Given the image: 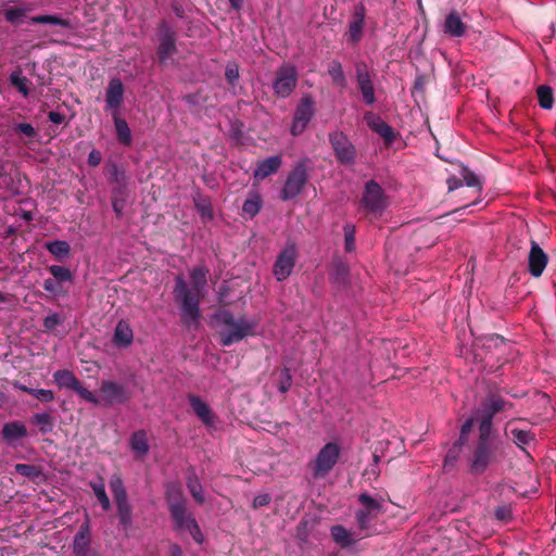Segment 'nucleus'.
<instances>
[{
    "instance_id": "nucleus-1",
    "label": "nucleus",
    "mask_w": 556,
    "mask_h": 556,
    "mask_svg": "<svg viewBox=\"0 0 556 556\" xmlns=\"http://www.w3.org/2000/svg\"><path fill=\"white\" fill-rule=\"evenodd\" d=\"M207 271L203 267H195L191 273V285L189 289L181 277L176 279L174 291L175 300L180 305L181 317L188 325L197 324L200 317L199 300L202 289L206 285Z\"/></svg>"
},
{
    "instance_id": "nucleus-2",
    "label": "nucleus",
    "mask_w": 556,
    "mask_h": 556,
    "mask_svg": "<svg viewBox=\"0 0 556 556\" xmlns=\"http://www.w3.org/2000/svg\"><path fill=\"white\" fill-rule=\"evenodd\" d=\"M503 457V444L495 440V435L479 432L478 439L467 456L468 472L473 477H480Z\"/></svg>"
},
{
    "instance_id": "nucleus-3",
    "label": "nucleus",
    "mask_w": 556,
    "mask_h": 556,
    "mask_svg": "<svg viewBox=\"0 0 556 556\" xmlns=\"http://www.w3.org/2000/svg\"><path fill=\"white\" fill-rule=\"evenodd\" d=\"M166 494L175 528L179 531H187L194 542L202 544L204 542V535L194 517L187 511L181 488L177 484H169Z\"/></svg>"
},
{
    "instance_id": "nucleus-4",
    "label": "nucleus",
    "mask_w": 556,
    "mask_h": 556,
    "mask_svg": "<svg viewBox=\"0 0 556 556\" xmlns=\"http://www.w3.org/2000/svg\"><path fill=\"white\" fill-rule=\"evenodd\" d=\"M514 404L497 393L488 394L481 402L478 417V432L494 434L493 421L498 413L513 408Z\"/></svg>"
},
{
    "instance_id": "nucleus-5",
    "label": "nucleus",
    "mask_w": 556,
    "mask_h": 556,
    "mask_svg": "<svg viewBox=\"0 0 556 556\" xmlns=\"http://www.w3.org/2000/svg\"><path fill=\"white\" fill-rule=\"evenodd\" d=\"M341 454V447L336 442L326 443L307 463V470L313 480L325 479L336 467Z\"/></svg>"
},
{
    "instance_id": "nucleus-6",
    "label": "nucleus",
    "mask_w": 556,
    "mask_h": 556,
    "mask_svg": "<svg viewBox=\"0 0 556 556\" xmlns=\"http://www.w3.org/2000/svg\"><path fill=\"white\" fill-rule=\"evenodd\" d=\"M308 182V172L305 162L298 163L287 175L285 185L280 191L282 201L298 198Z\"/></svg>"
},
{
    "instance_id": "nucleus-7",
    "label": "nucleus",
    "mask_w": 556,
    "mask_h": 556,
    "mask_svg": "<svg viewBox=\"0 0 556 556\" xmlns=\"http://www.w3.org/2000/svg\"><path fill=\"white\" fill-rule=\"evenodd\" d=\"M329 142L338 163L346 167L355 165L357 150L348 135L341 130H334L329 134Z\"/></svg>"
},
{
    "instance_id": "nucleus-8",
    "label": "nucleus",
    "mask_w": 556,
    "mask_h": 556,
    "mask_svg": "<svg viewBox=\"0 0 556 556\" xmlns=\"http://www.w3.org/2000/svg\"><path fill=\"white\" fill-rule=\"evenodd\" d=\"M358 502L363 508L355 513L358 530L361 531V538L368 536V530L370 529L372 520L382 513V505L367 493L358 495Z\"/></svg>"
},
{
    "instance_id": "nucleus-9",
    "label": "nucleus",
    "mask_w": 556,
    "mask_h": 556,
    "mask_svg": "<svg viewBox=\"0 0 556 556\" xmlns=\"http://www.w3.org/2000/svg\"><path fill=\"white\" fill-rule=\"evenodd\" d=\"M365 211L375 216H380L387 207V197L381 186L374 179L365 184L362 200Z\"/></svg>"
},
{
    "instance_id": "nucleus-10",
    "label": "nucleus",
    "mask_w": 556,
    "mask_h": 556,
    "mask_svg": "<svg viewBox=\"0 0 556 556\" xmlns=\"http://www.w3.org/2000/svg\"><path fill=\"white\" fill-rule=\"evenodd\" d=\"M299 80L296 67L290 63H283L276 71L273 89L277 97L288 98L295 89Z\"/></svg>"
},
{
    "instance_id": "nucleus-11",
    "label": "nucleus",
    "mask_w": 556,
    "mask_h": 556,
    "mask_svg": "<svg viewBox=\"0 0 556 556\" xmlns=\"http://www.w3.org/2000/svg\"><path fill=\"white\" fill-rule=\"evenodd\" d=\"M314 116L315 102L311 94H305L300 99L294 110L293 122L290 129L291 134L293 136L302 135Z\"/></svg>"
},
{
    "instance_id": "nucleus-12",
    "label": "nucleus",
    "mask_w": 556,
    "mask_h": 556,
    "mask_svg": "<svg viewBox=\"0 0 556 556\" xmlns=\"http://www.w3.org/2000/svg\"><path fill=\"white\" fill-rule=\"evenodd\" d=\"M355 80L357 88L362 94L363 101L366 105H372L376 102L374 77L372 73L366 62L357 61L354 64Z\"/></svg>"
},
{
    "instance_id": "nucleus-13",
    "label": "nucleus",
    "mask_w": 556,
    "mask_h": 556,
    "mask_svg": "<svg viewBox=\"0 0 556 556\" xmlns=\"http://www.w3.org/2000/svg\"><path fill=\"white\" fill-rule=\"evenodd\" d=\"M298 248L294 242H287L286 247L278 254L274 264L273 273L278 281L287 279L296 262Z\"/></svg>"
},
{
    "instance_id": "nucleus-14",
    "label": "nucleus",
    "mask_w": 556,
    "mask_h": 556,
    "mask_svg": "<svg viewBox=\"0 0 556 556\" xmlns=\"http://www.w3.org/2000/svg\"><path fill=\"white\" fill-rule=\"evenodd\" d=\"M366 8L359 2L354 7L352 18L349 22V28L345 37L349 43L357 45L361 42L365 30Z\"/></svg>"
},
{
    "instance_id": "nucleus-15",
    "label": "nucleus",
    "mask_w": 556,
    "mask_h": 556,
    "mask_svg": "<svg viewBox=\"0 0 556 556\" xmlns=\"http://www.w3.org/2000/svg\"><path fill=\"white\" fill-rule=\"evenodd\" d=\"M548 255L543 251L535 240H531V248L528 255V271L534 278H539L544 273L548 264Z\"/></svg>"
},
{
    "instance_id": "nucleus-16",
    "label": "nucleus",
    "mask_w": 556,
    "mask_h": 556,
    "mask_svg": "<svg viewBox=\"0 0 556 556\" xmlns=\"http://www.w3.org/2000/svg\"><path fill=\"white\" fill-rule=\"evenodd\" d=\"M100 404L113 405L116 403H124L127 400L125 388L114 381H103L100 388Z\"/></svg>"
},
{
    "instance_id": "nucleus-17",
    "label": "nucleus",
    "mask_w": 556,
    "mask_h": 556,
    "mask_svg": "<svg viewBox=\"0 0 556 556\" xmlns=\"http://www.w3.org/2000/svg\"><path fill=\"white\" fill-rule=\"evenodd\" d=\"M364 121L374 132L378 134L383 139L386 146L389 147L394 142L396 132L389 124L382 121L379 115L367 112L364 115Z\"/></svg>"
},
{
    "instance_id": "nucleus-18",
    "label": "nucleus",
    "mask_w": 556,
    "mask_h": 556,
    "mask_svg": "<svg viewBox=\"0 0 556 556\" xmlns=\"http://www.w3.org/2000/svg\"><path fill=\"white\" fill-rule=\"evenodd\" d=\"M124 86L118 78L110 80L105 93L106 109L112 112V115L119 114V108L123 103Z\"/></svg>"
},
{
    "instance_id": "nucleus-19",
    "label": "nucleus",
    "mask_w": 556,
    "mask_h": 556,
    "mask_svg": "<svg viewBox=\"0 0 556 556\" xmlns=\"http://www.w3.org/2000/svg\"><path fill=\"white\" fill-rule=\"evenodd\" d=\"M189 403L197 417L205 427L210 429L215 428L217 417L206 402L197 395H190Z\"/></svg>"
},
{
    "instance_id": "nucleus-20",
    "label": "nucleus",
    "mask_w": 556,
    "mask_h": 556,
    "mask_svg": "<svg viewBox=\"0 0 556 556\" xmlns=\"http://www.w3.org/2000/svg\"><path fill=\"white\" fill-rule=\"evenodd\" d=\"M467 25L463 22L459 13L451 11L444 21L443 33L450 37H462L466 34Z\"/></svg>"
},
{
    "instance_id": "nucleus-21",
    "label": "nucleus",
    "mask_w": 556,
    "mask_h": 556,
    "mask_svg": "<svg viewBox=\"0 0 556 556\" xmlns=\"http://www.w3.org/2000/svg\"><path fill=\"white\" fill-rule=\"evenodd\" d=\"M514 420H509L505 426V434L516 444L517 447L525 450V446L534 441L535 437L530 430L513 428Z\"/></svg>"
},
{
    "instance_id": "nucleus-22",
    "label": "nucleus",
    "mask_w": 556,
    "mask_h": 556,
    "mask_svg": "<svg viewBox=\"0 0 556 556\" xmlns=\"http://www.w3.org/2000/svg\"><path fill=\"white\" fill-rule=\"evenodd\" d=\"M282 164V159L279 155L269 156L257 163V167L254 170V178L256 180H263L268 176L278 172Z\"/></svg>"
},
{
    "instance_id": "nucleus-23",
    "label": "nucleus",
    "mask_w": 556,
    "mask_h": 556,
    "mask_svg": "<svg viewBox=\"0 0 556 556\" xmlns=\"http://www.w3.org/2000/svg\"><path fill=\"white\" fill-rule=\"evenodd\" d=\"M1 434L3 440L12 445L27 435V429L21 421H10L3 425Z\"/></svg>"
},
{
    "instance_id": "nucleus-24",
    "label": "nucleus",
    "mask_w": 556,
    "mask_h": 556,
    "mask_svg": "<svg viewBox=\"0 0 556 556\" xmlns=\"http://www.w3.org/2000/svg\"><path fill=\"white\" fill-rule=\"evenodd\" d=\"M132 339V329L126 321L121 320L115 327L114 343L118 346H128Z\"/></svg>"
},
{
    "instance_id": "nucleus-25",
    "label": "nucleus",
    "mask_w": 556,
    "mask_h": 556,
    "mask_svg": "<svg viewBox=\"0 0 556 556\" xmlns=\"http://www.w3.org/2000/svg\"><path fill=\"white\" fill-rule=\"evenodd\" d=\"M330 534L333 541L342 548L350 547L356 542L352 534L341 525L332 526Z\"/></svg>"
},
{
    "instance_id": "nucleus-26",
    "label": "nucleus",
    "mask_w": 556,
    "mask_h": 556,
    "mask_svg": "<svg viewBox=\"0 0 556 556\" xmlns=\"http://www.w3.org/2000/svg\"><path fill=\"white\" fill-rule=\"evenodd\" d=\"M130 446L138 458L144 457L149 452V444L146 432H135L130 439Z\"/></svg>"
},
{
    "instance_id": "nucleus-27",
    "label": "nucleus",
    "mask_w": 556,
    "mask_h": 556,
    "mask_svg": "<svg viewBox=\"0 0 556 556\" xmlns=\"http://www.w3.org/2000/svg\"><path fill=\"white\" fill-rule=\"evenodd\" d=\"M328 75L331 77L332 84L340 87H346V77L343 72L342 65L338 60H332L328 64Z\"/></svg>"
},
{
    "instance_id": "nucleus-28",
    "label": "nucleus",
    "mask_w": 556,
    "mask_h": 556,
    "mask_svg": "<svg viewBox=\"0 0 556 556\" xmlns=\"http://www.w3.org/2000/svg\"><path fill=\"white\" fill-rule=\"evenodd\" d=\"M45 248L59 261L66 258L71 252L70 244L63 240L49 241Z\"/></svg>"
},
{
    "instance_id": "nucleus-29",
    "label": "nucleus",
    "mask_w": 556,
    "mask_h": 556,
    "mask_svg": "<svg viewBox=\"0 0 556 556\" xmlns=\"http://www.w3.org/2000/svg\"><path fill=\"white\" fill-rule=\"evenodd\" d=\"M113 119L115 124L116 136L119 143L129 146L131 143V131L126 121L122 119L119 117V114H114Z\"/></svg>"
},
{
    "instance_id": "nucleus-30",
    "label": "nucleus",
    "mask_w": 556,
    "mask_h": 556,
    "mask_svg": "<svg viewBox=\"0 0 556 556\" xmlns=\"http://www.w3.org/2000/svg\"><path fill=\"white\" fill-rule=\"evenodd\" d=\"M53 378L60 388L71 390L77 387V382L79 381L70 370H58L54 372Z\"/></svg>"
},
{
    "instance_id": "nucleus-31",
    "label": "nucleus",
    "mask_w": 556,
    "mask_h": 556,
    "mask_svg": "<svg viewBox=\"0 0 556 556\" xmlns=\"http://www.w3.org/2000/svg\"><path fill=\"white\" fill-rule=\"evenodd\" d=\"M460 177L463 179V185L470 188H476L479 193L482 192L483 189V181L482 179L475 174L472 170H470L467 166H462L460 169Z\"/></svg>"
},
{
    "instance_id": "nucleus-32",
    "label": "nucleus",
    "mask_w": 556,
    "mask_h": 556,
    "mask_svg": "<svg viewBox=\"0 0 556 556\" xmlns=\"http://www.w3.org/2000/svg\"><path fill=\"white\" fill-rule=\"evenodd\" d=\"M174 52H175L174 38L170 35L165 34L160 40L157 55L161 59V61L165 62L168 58H170L173 55Z\"/></svg>"
},
{
    "instance_id": "nucleus-33",
    "label": "nucleus",
    "mask_w": 556,
    "mask_h": 556,
    "mask_svg": "<svg viewBox=\"0 0 556 556\" xmlns=\"http://www.w3.org/2000/svg\"><path fill=\"white\" fill-rule=\"evenodd\" d=\"M536 96L539 100V104L544 110H549L553 108L554 103V93L553 89L549 86L541 85L536 89Z\"/></svg>"
},
{
    "instance_id": "nucleus-34",
    "label": "nucleus",
    "mask_w": 556,
    "mask_h": 556,
    "mask_svg": "<svg viewBox=\"0 0 556 556\" xmlns=\"http://www.w3.org/2000/svg\"><path fill=\"white\" fill-rule=\"evenodd\" d=\"M465 444H460L459 441H455L454 444L448 448L445 458H444V469L446 471L454 468L456 462L458 460L463 446Z\"/></svg>"
},
{
    "instance_id": "nucleus-35",
    "label": "nucleus",
    "mask_w": 556,
    "mask_h": 556,
    "mask_svg": "<svg viewBox=\"0 0 556 556\" xmlns=\"http://www.w3.org/2000/svg\"><path fill=\"white\" fill-rule=\"evenodd\" d=\"M349 279V268L343 263H337L330 274V280L338 286H345Z\"/></svg>"
},
{
    "instance_id": "nucleus-36",
    "label": "nucleus",
    "mask_w": 556,
    "mask_h": 556,
    "mask_svg": "<svg viewBox=\"0 0 556 556\" xmlns=\"http://www.w3.org/2000/svg\"><path fill=\"white\" fill-rule=\"evenodd\" d=\"M90 542L89 532L87 529L80 530L74 539V551L77 556H85Z\"/></svg>"
},
{
    "instance_id": "nucleus-37",
    "label": "nucleus",
    "mask_w": 556,
    "mask_h": 556,
    "mask_svg": "<svg viewBox=\"0 0 556 556\" xmlns=\"http://www.w3.org/2000/svg\"><path fill=\"white\" fill-rule=\"evenodd\" d=\"M13 178L11 175V166L9 163L0 164V191L3 194L12 191Z\"/></svg>"
},
{
    "instance_id": "nucleus-38",
    "label": "nucleus",
    "mask_w": 556,
    "mask_h": 556,
    "mask_svg": "<svg viewBox=\"0 0 556 556\" xmlns=\"http://www.w3.org/2000/svg\"><path fill=\"white\" fill-rule=\"evenodd\" d=\"M263 200L257 192L251 191L245 200V214L254 217L262 208Z\"/></svg>"
},
{
    "instance_id": "nucleus-39",
    "label": "nucleus",
    "mask_w": 556,
    "mask_h": 556,
    "mask_svg": "<svg viewBox=\"0 0 556 556\" xmlns=\"http://www.w3.org/2000/svg\"><path fill=\"white\" fill-rule=\"evenodd\" d=\"M91 488L98 501L100 502L102 508L104 510H109L111 508L110 500L105 492L104 482L100 479L98 482H91Z\"/></svg>"
},
{
    "instance_id": "nucleus-40",
    "label": "nucleus",
    "mask_w": 556,
    "mask_h": 556,
    "mask_svg": "<svg viewBox=\"0 0 556 556\" xmlns=\"http://www.w3.org/2000/svg\"><path fill=\"white\" fill-rule=\"evenodd\" d=\"M119 520L121 523L124 526V528H128L131 525V508L130 505L126 500L117 501L116 502Z\"/></svg>"
},
{
    "instance_id": "nucleus-41",
    "label": "nucleus",
    "mask_w": 556,
    "mask_h": 556,
    "mask_svg": "<svg viewBox=\"0 0 556 556\" xmlns=\"http://www.w3.org/2000/svg\"><path fill=\"white\" fill-rule=\"evenodd\" d=\"M49 271L53 276V279L58 282H71L73 280V274L71 270L64 266L60 265H51L49 267Z\"/></svg>"
},
{
    "instance_id": "nucleus-42",
    "label": "nucleus",
    "mask_w": 556,
    "mask_h": 556,
    "mask_svg": "<svg viewBox=\"0 0 556 556\" xmlns=\"http://www.w3.org/2000/svg\"><path fill=\"white\" fill-rule=\"evenodd\" d=\"M292 381L293 379L290 369L283 368L278 374L277 389L285 394L291 389Z\"/></svg>"
},
{
    "instance_id": "nucleus-43",
    "label": "nucleus",
    "mask_w": 556,
    "mask_h": 556,
    "mask_svg": "<svg viewBox=\"0 0 556 556\" xmlns=\"http://www.w3.org/2000/svg\"><path fill=\"white\" fill-rule=\"evenodd\" d=\"M110 489L115 498V502L126 500V491L123 481L119 477L113 476L110 480Z\"/></svg>"
},
{
    "instance_id": "nucleus-44",
    "label": "nucleus",
    "mask_w": 556,
    "mask_h": 556,
    "mask_svg": "<svg viewBox=\"0 0 556 556\" xmlns=\"http://www.w3.org/2000/svg\"><path fill=\"white\" fill-rule=\"evenodd\" d=\"M15 470L24 476V477H27L31 480H36L37 478H39L41 476V470L38 469L36 466L34 465H27V464H16L15 465Z\"/></svg>"
},
{
    "instance_id": "nucleus-45",
    "label": "nucleus",
    "mask_w": 556,
    "mask_h": 556,
    "mask_svg": "<svg viewBox=\"0 0 556 556\" xmlns=\"http://www.w3.org/2000/svg\"><path fill=\"white\" fill-rule=\"evenodd\" d=\"M11 83L24 97L28 94V80L20 72L12 73Z\"/></svg>"
},
{
    "instance_id": "nucleus-46",
    "label": "nucleus",
    "mask_w": 556,
    "mask_h": 556,
    "mask_svg": "<svg viewBox=\"0 0 556 556\" xmlns=\"http://www.w3.org/2000/svg\"><path fill=\"white\" fill-rule=\"evenodd\" d=\"M31 22L33 23H37V24H53V25H59V26H68V22L63 20V18H60L55 15H38V16H34L31 18Z\"/></svg>"
},
{
    "instance_id": "nucleus-47",
    "label": "nucleus",
    "mask_w": 556,
    "mask_h": 556,
    "mask_svg": "<svg viewBox=\"0 0 556 556\" xmlns=\"http://www.w3.org/2000/svg\"><path fill=\"white\" fill-rule=\"evenodd\" d=\"M344 230V248L346 252H352L355 250V227L351 224H346L343 228Z\"/></svg>"
},
{
    "instance_id": "nucleus-48",
    "label": "nucleus",
    "mask_w": 556,
    "mask_h": 556,
    "mask_svg": "<svg viewBox=\"0 0 556 556\" xmlns=\"http://www.w3.org/2000/svg\"><path fill=\"white\" fill-rule=\"evenodd\" d=\"M195 206L203 220H210L213 218V208L207 200L199 199L195 202Z\"/></svg>"
},
{
    "instance_id": "nucleus-49",
    "label": "nucleus",
    "mask_w": 556,
    "mask_h": 556,
    "mask_svg": "<svg viewBox=\"0 0 556 556\" xmlns=\"http://www.w3.org/2000/svg\"><path fill=\"white\" fill-rule=\"evenodd\" d=\"M73 390L87 402L94 405L100 404V399L96 396L91 391L84 388L79 381L77 382V387H74Z\"/></svg>"
},
{
    "instance_id": "nucleus-50",
    "label": "nucleus",
    "mask_w": 556,
    "mask_h": 556,
    "mask_svg": "<svg viewBox=\"0 0 556 556\" xmlns=\"http://www.w3.org/2000/svg\"><path fill=\"white\" fill-rule=\"evenodd\" d=\"M25 12L21 8H9L4 11L5 20L12 24H18Z\"/></svg>"
},
{
    "instance_id": "nucleus-51",
    "label": "nucleus",
    "mask_w": 556,
    "mask_h": 556,
    "mask_svg": "<svg viewBox=\"0 0 556 556\" xmlns=\"http://www.w3.org/2000/svg\"><path fill=\"white\" fill-rule=\"evenodd\" d=\"M63 323V318L58 313H51L43 319V326L47 331L54 330L58 326Z\"/></svg>"
},
{
    "instance_id": "nucleus-52",
    "label": "nucleus",
    "mask_w": 556,
    "mask_h": 556,
    "mask_svg": "<svg viewBox=\"0 0 556 556\" xmlns=\"http://www.w3.org/2000/svg\"><path fill=\"white\" fill-rule=\"evenodd\" d=\"M475 424V418L470 417L466 419V421L460 427V432L457 441H459L460 444H466L468 441V435L471 432V429Z\"/></svg>"
},
{
    "instance_id": "nucleus-53",
    "label": "nucleus",
    "mask_w": 556,
    "mask_h": 556,
    "mask_svg": "<svg viewBox=\"0 0 556 556\" xmlns=\"http://www.w3.org/2000/svg\"><path fill=\"white\" fill-rule=\"evenodd\" d=\"M188 488L190 490V493L192 494L193 498L199 502V503H203L204 502V497L202 495V492H201V485L199 484L198 482V479L194 477V478H189L188 480Z\"/></svg>"
},
{
    "instance_id": "nucleus-54",
    "label": "nucleus",
    "mask_w": 556,
    "mask_h": 556,
    "mask_svg": "<svg viewBox=\"0 0 556 556\" xmlns=\"http://www.w3.org/2000/svg\"><path fill=\"white\" fill-rule=\"evenodd\" d=\"M27 393L35 396L37 400L41 402H51L54 399V394L51 390L46 389H31L27 390Z\"/></svg>"
},
{
    "instance_id": "nucleus-55",
    "label": "nucleus",
    "mask_w": 556,
    "mask_h": 556,
    "mask_svg": "<svg viewBox=\"0 0 556 556\" xmlns=\"http://www.w3.org/2000/svg\"><path fill=\"white\" fill-rule=\"evenodd\" d=\"M15 130L28 138H35L37 136L36 129L28 123H20L15 126Z\"/></svg>"
},
{
    "instance_id": "nucleus-56",
    "label": "nucleus",
    "mask_w": 556,
    "mask_h": 556,
    "mask_svg": "<svg viewBox=\"0 0 556 556\" xmlns=\"http://www.w3.org/2000/svg\"><path fill=\"white\" fill-rule=\"evenodd\" d=\"M60 285L61 283L54 280L53 278H48L43 281V289L47 292L56 295L61 290Z\"/></svg>"
},
{
    "instance_id": "nucleus-57",
    "label": "nucleus",
    "mask_w": 556,
    "mask_h": 556,
    "mask_svg": "<svg viewBox=\"0 0 556 556\" xmlns=\"http://www.w3.org/2000/svg\"><path fill=\"white\" fill-rule=\"evenodd\" d=\"M271 501V497L267 493L260 494L253 500V508H260L267 506Z\"/></svg>"
},
{
    "instance_id": "nucleus-58",
    "label": "nucleus",
    "mask_w": 556,
    "mask_h": 556,
    "mask_svg": "<svg viewBox=\"0 0 556 556\" xmlns=\"http://www.w3.org/2000/svg\"><path fill=\"white\" fill-rule=\"evenodd\" d=\"M226 78L230 84H233L239 78V68L237 65H228L226 70Z\"/></svg>"
},
{
    "instance_id": "nucleus-59",
    "label": "nucleus",
    "mask_w": 556,
    "mask_h": 556,
    "mask_svg": "<svg viewBox=\"0 0 556 556\" xmlns=\"http://www.w3.org/2000/svg\"><path fill=\"white\" fill-rule=\"evenodd\" d=\"M446 185H447V189L448 191H454L460 187H463V179L462 177H455V176H452V177H448L447 180H446Z\"/></svg>"
},
{
    "instance_id": "nucleus-60",
    "label": "nucleus",
    "mask_w": 556,
    "mask_h": 556,
    "mask_svg": "<svg viewBox=\"0 0 556 556\" xmlns=\"http://www.w3.org/2000/svg\"><path fill=\"white\" fill-rule=\"evenodd\" d=\"M242 339V333L241 331L238 329L236 332L231 333V334H228V336H224L222 338V343L224 345H229L231 344L232 342L235 341H239Z\"/></svg>"
},
{
    "instance_id": "nucleus-61",
    "label": "nucleus",
    "mask_w": 556,
    "mask_h": 556,
    "mask_svg": "<svg viewBox=\"0 0 556 556\" xmlns=\"http://www.w3.org/2000/svg\"><path fill=\"white\" fill-rule=\"evenodd\" d=\"M101 153L97 150H92L88 155V164L91 166H97L101 162Z\"/></svg>"
},
{
    "instance_id": "nucleus-62",
    "label": "nucleus",
    "mask_w": 556,
    "mask_h": 556,
    "mask_svg": "<svg viewBox=\"0 0 556 556\" xmlns=\"http://www.w3.org/2000/svg\"><path fill=\"white\" fill-rule=\"evenodd\" d=\"M34 418L36 424L50 427V416L47 413L36 414Z\"/></svg>"
},
{
    "instance_id": "nucleus-63",
    "label": "nucleus",
    "mask_w": 556,
    "mask_h": 556,
    "mask_svg": "<svg viewBox=\"0 0 556 556\" xmlns=\"http://www.w3.org/2000/svg\"><path fill=\"white\" fill-rule=\"evenodd\" d=\"M49 119L54 124H61L64 121V115L59 112H50Z\"/></svg>"
},
{
    "instance_id": "nucleus-64",
    "label": "nucleus",
    "mask_w": 556,
    "mask_h": 556,
    "mask_svg": "<svg viewBox=\"0 0 556 556\" xmlns=\"http://www.w3.org/2000/svg\"><path fill=\"white\" fill-rule=\"evenodd\" d=\"M169 556H182L181 548L176 544L170 545Z\"/></svg>"
}]
</instances>
